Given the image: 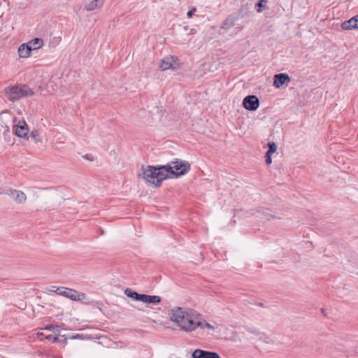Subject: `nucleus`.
I'll list each match as a JSON object with an SVG mask.
<instances>
[{
  "label": "nucleus",
  "instance_id": "obj_1",
  "mask_svg": "<svg viewBox=\"0 0 358 358\" xmlns=\"http://www.w3.org/2000/svg\"><path fill=\"white\" fill-rule=\"evenodd\" d=\"M199 313L192 308L174 307L169 312V318L179 330L186 333L195 331V324L199 318Z\"/></svg>",
  "mask_w": 358,
  "mask_h": 358
},
{
  "label": "nucleus",
  "instance_id": "obj_2",
  "mask_svg": "<svg viewBox=\"0 0 358 358\" xmlns=\"http://www.w3.org/2000/svg\"><path fill=\"white\" fill-rule=\"evenodd\" d=\"M141 176L146 182L155 186H159L164 180L169 178V171L164 166L159 168L148 166L145 168H142Z\"/></svg>",
  "mask_w": 358,
  "mask_h": 358
},
{
  "label": "nucleus",
  "instance_id": "obj_3",
  "mask_svg": "<svg viewBox=\"0 0 358 358\" xmlns=\"http://www.w3.org/2000/svg\"><path fill=\"white\" fill-rule=\"evenodd\" d=\"M8 99L13 102L34 95L33 90L27 85H18L6 90Z\"/></svg>",
  "mask_w": 358,
  "mask_h": 358
},
{
  "label": "nucleus",
  "instance_id": "obj_4",
  "mask_svg": "<svg viewBox=\"0 0 358 358\" xmlns=\"http://www.w3.org/2000/svg\"><path fill=\"white\" fill-rule=\"evenodd\" d=\"M169 171V177H178L185 175L190 169V164L187 162L178 160L164 166Z\"/></svg>",
  "mask_w": 358,
  "mask_h": 358
},
{
  "label": "nucleus",
  "instance_id": "obj_5",
  "mask_svg": "<svg viewBox=\"0 0 358 358\" xmlns=\"http://www.w3.org/2000/svg\"><path fill=\"white\" fill-rule=\"evenodd\" d=\"M218 325L213 322V324L208 322L206 320H204L202 315L199 313V318L196 320L195 324V330L197 328H200L204 331H206V334L213 335V331L217 328Z\"/></svg>",
  "mask_w": 358,
  "mask_h": 358
},
{
  "label": "nucleus",
  "instance_id": "obj_6",
  "mask_svg": "<svg viewBox=\"0 0 358 358\" xmlns=\"http://www.w3.org/2000/svg\"><path fill=\"white\" fill-rule=\"evenodd\" d=\"M180 67V64L176 57L172 56H167L163 58L159 64V69L162 71H166L168 69H178Z\"/></svg>",
  "mask_w": 358,
  "mask_h": 358
},
{
  "label": "nucleus",
  "instance_id": "obj_7",
  "mask_svg": "<svg viewBox=\"0 0 358 358\" xmlns=\"http://www.w3.org/2000/svg\"><path fill=\"white\" fill-rule=\"evenodd\" d=\"M61 290L62 291V292H60L61 296H64L73 301H81L87 299V296L83 292H79L72 289L65 287L64 289Z\"/></svg>",
  "mask_w": 358,
  "mask_h": 358
},
{
  "label": "nucleus",
  "instance_id": "obj_8",
  "mask_svg": "<svg viewBox=\"0 0 358 358\" xmlns=\"http://www.w3.org/2000/svg\"><path fill=\"white\" fill-rule=\"evenodd\" d=\"M243 106L248 110H256L259 106V101L255 95H249L244 98Z\"/></svg>",
  "mask_w": 358,
  "mask_h": 358
},
{
  "label": "nucleus",
  "instance_id": "obj_9",
  "mask_svg": "<svg viewBox=\"0 0 358 358\" xmlns=\"http://www.w3.org/2000/svg\"><path fill=\"white\" fill-rule=\"evenodd\" d=\"M16 136L21 138L27 136L29 132L28 126L24 120H19L16 124L13 125Z\"/></svg>",
  "mask_w": 358,
  "mask_h": 358
},
{
  "label": "nucleus",
  "instance_id": "obj_10",
  "mask_svg": "<svg viewBox=\"0 0 358 358\" xmlns=\"http://www.w3.org/2000/svg\"><path fill=\"white\" fill-rule=\"evenodd\" d=\"M7 194L17 203H24L27 200L26 194L20 190L9 189Z\"/></svg>",
  "mask_w": 358,
  "mask_h": 358
},
{
  "label": "nucleus",
  "instance_id": "obj_11",
  "mask_svg": "<svg viewBox=\"0 0 358 358\" xmlns=\"http://www.w3.org/2000/svg\"><path fill=\"white\" fill-rule=\"evenodd\" d=\"M1 125L9 131V124L15 122V118L8 111H2L0 113Z\"/></svg>",
  "mask_w": 358,
  "mask_h": 358
},
{
  "label": "nucleus",
  "instance_id": "obj_12",
  "mask_svg": "<svg viewBox=\"0 0 358 358\" xmlns=\"http://www.w3.org/2000/svg\"><path fill=\"white\" fill-rule=\"evenodd\" d=\"M273 86L276 88L281 87L283 85L290 82L289 76L286 73H279L274 76Z\"/></svg>",
  "mask_w": 358,
  "mask_h": 358
},
{
  "label": "nucleus",
  "instance_id": "obj_13",
  "mask_svg": "<svg viewBox=\"0 0 358 358\" xmlns=\"http://www.w3.org/2000/svg\"><path fill=\"white\" fill-rule=\"evenodd\" d=\"M192 358H220V355L213 352L205 351L199 349L192 352Z\"/></svg>",
  "mask_w": 358,
  "mask_h": 358
},
{
  "label": "nucleus",
  "instance_id": "obj_14",
  "mask_svg": "<svg viewBox=\"0 0 358 358\" xmlns=\"http://www.w3.org/2000/svg\"><path fill=\"white\" fill-rule=\"evenodd\" d=\"M104 0H87L85 3V8L88 10H94L96 8H101L103 4Z\"/></svg>",
  "mask_w": 358,
  "mask_h": 358
},
{
  "label": "nucleus",
  "instance_id": "obj_15",
  "mask_svg": "<svg viewBox=\"0 0 358 358\" xmlns=\"http://www.w3.org/2000/svg\"><path fill=\"white\" fill-rule=\"evenodd\" d=\"M140 301L145 303L159 304L161 302V298L157 295L142 294Z\"/></svg>",
  "mask_w": 358,
  "mask_h": 358
},
{
  "label": "nucleus",
  "instance_id": "obj_16",
  "mask_svg": "<svg viewBox=\"0 0 358 358\" xmlns=\"http://www.w3.org/2000/svg\"><path fill=\"white\" fill-rule=\"evenodd\" d=\"M31 50L28 43H22L17 50L18 55L20 58H28L30 56Z\"/></svg>",
  "mask_w": 358,
  "mask_h": 358
},
{
  "label": "nucleus",
  "instance_id": "obj_17",
  "mask_svg": "<svg viewBox=\"0 0 358 358\" xmlns=\"http://www.w3.org/2000/svg\"><path fill=\"white\" fill-rule=\"evenodd\" d=\"M341 28L343 30H353V29H357L358 26L357 24L355 22V18L354 17H351L350 20L344 21L341 23Z\"/></svg>",
  "mask_w": 358,
  "mask_h": 358
},
{
  "label": "nucleus",
  "instance_id": "obj_18",
  "mask_svg": "<svg viewBox=\"0 0 358 358\" xmlns=\"http://www.w3.org/2000/svg\"><path fill=\"white\" fill-rule=\"evenodd\" d=\"M27 43L31 50H35L43 47L44 45V41L42 38H35L29 41Z\"/></svg>",
  "mask_w": 358,
  "mask_h": 358
},
{
  "label": "nucleus",
  "instance_id": "obj_19",
  "mask_svg": "<svg viewBox=\"0 0 358 358\" xmlns=\"http://www.w3.org/2000/svg\"><path fill=\"white\" fill-rule=\"evenodd\" d=\"M124 293L128 297L132 298L133 299H134L136 301H140L141 297L142 295L141 294H138V293L134 292L129 289H127L124 291Z\"/></svg>",
  "mask_w": 358,
  "mask_h": 358
},
{
  "label": "nucleus",
  "instance_id": "obj_20",
  "mask_svg": "<svg viewBox=\"0 0 358 358\" xmlns=\"http://www.w3.org/2000/svg\"><path fill=\"white\" fill-rule=\"evenodd\" d=\"M258 213H259V215H262L267 220H270L271 218L273 217L267 210L262 209L259 210Z\"/></svg>",
  "mask_w": 358,
  "mask_h": 358
},
{
  "label": "nucleus",
  "instance_id": "obj_21",
  "mask_svg": "<svg viewBox=\"0 0 358 358\" xmlns=\"http://www.w3.org/2000/svg\"><path fill=\"white\" fill-rule=\"evenodd\" d=\"M31 137L35 142H41V138L39 136V132L37 130H34L31 132Z\"/></svg>",
  "mask_w": 358,
  "mask_h": 358
},
{
  "label": "nucleus",
  "instance_id": "obj_22",
  "mask_svg": "<svg viewBox=\"0 0 358 358\" xmlns=\"http://www.w3.org/2000/svg\"><path fill=\"white\" fill-rule=\"evenodd\" d=\"M268 154H273V153L275 152V151L277 150V146L275 143H269L268 144Z\"/></svg>",
  "mask_w": 358,
  "mask_h": 358
},
{
  "label": "nucleus",
  "instance_id": "obj_23",
  "mask_svg": "<svg viewBox=\"0 0 358 358\" xmlns=\"http://www.w3.org/2000/svg\"><path fill=\"white\" fill-rule=\"evenodd\" d=\"M65 287H55V286H52L51 287V288L50 289V292H55L57 293V294L60 295V292H62V291L61 289H64Z\"/></svg>",
  "mask_w": 358,
  "mask_h": 358
},
{
  "label": "nucleus",
  "instance_id": "obj_24",
  "mask_svg": "<svg viewBox=\"0 0 358 358\" xmlns=\"http://www.w3.org/2000/svg\"><path fill=\"white\" fill-rule=\"evenodd\" d=\"M58 328H59L58 326L50 325V326L45 327L44 328V329L48 330V331H52L53 332H57V331H59Z\"/></svg>",
  "mask_w": 358,
  "mask_h": 358
},
{
  "label": "nucleus",
  "instance_id": "obj_25",
  "mask_svg": "<svg viewBox=\"0 0 358 358\" xmlns=\"http://www.w3.org/2000/svg\"><path fill=\"white\" fill-rule=\"evenodd\" d=\"M265 2H266V0H260L257 3V6L258 7V8L257 9V10L258 13H261L262 11V7L264 6L263 3H265Z\"/></svg>",
  "mask_w": 358,
  "mask_h": 358
},
{
  "label": "nucleus",
  "instance_id": "obj_26",
  "mask_svg": "<svg viewBox=\"0 0 358 358\" xmlns=\"http://www.w3.org/2000/svg\"><path fill=\"white\" fill-rule=\"evenodd\" d=\"M70 339H80V340H83L85 338V336L83 334H75V335H73V336H71L69 337Z\"/></svg>",
  "mask_w": 358,
  "mask_h": 358
},
{
  "label": "nucleus",
  "instance_id": "obj_27",
  "mask_svg": "<svg viewBox=\"0 0 358 358\" xmlns=\"http://www.w3.org/2000/svg\"><path fill=\"white\" fill-rule=\"evenodd\" d=\"M271 155L272 154H268V151L266 153V162L267 164H271L272 163Z\"/></svg>",
  "mask_w": 358,
  "mask_h": 358
},
{
  "label": "nucleus",
  "instance_id": "obj_28",
  "mask_svg": "<svg viewBox=\"0 0 358 358\" xmlns=\"http://www.w3.org/2000/svg\"><path fill=\"white\" fill-rule=\"evenodd\" d=\"M46 338L48 340H52L53 343H57L59 342V338L57 336H53L52 335H49L46 336Z\"/></svg>",
  "mask_w": 358,
  "mask_h": 358
},
{
  "label": "nucleus",
  "instance_id": "obj_29",
  "mask_svg": "<svg viewBox=\"0 0 358 358\" xmlns=\"http://www.w3.org/2000/svg\"><path fill=\"white\" fill-rule=\"evenodd\" d=\"M195 12H196V8H192V9H191V10H190L187 13V17H188V18H191Z\"/></svg>",
  "mask_w": 358,
  "mask_h": 358
},
{
  "label": "nucleus",
  "instance_id": "obj_30",
  "mask_svg": "<svg viewBox=\"0 0 358 358\" xmlns=\"http://www.w3.org/2000/svg\"><path fill=\"white\" fill-rule=\"evenodd\" d=\"M83 157L90 161L93 160V157L91 155H86Z\"/></svg>",
  "mask_w": 358,
  "mask_h": 358
},
{
  "label": "nucleus",
  "instance_id": "obj_31",
  "mask_svg": "<svg viewBox=\"0 0 358 358\" xmlns=\"http://www.w3.org/2000/svg\"><path fill=\"white\" fill-rule=\"evenodd\" d=\"M25 307H26V305L24 303H20V305L19 306V308L21 309H24Z\"/></svg>",
  "mask_w": 358,
  "mask_h": 358
},
{
  "label": "nucleus",
  "instance_id": "obj_32",
  "mask_svg": "<svg viewBox=\"0 0 358 358\" xmlns=\"http://www.w3.org/2000/svg\"><path fill=\"white\" fill-rule=\"evenodd\" d=\"M354 18H355V22H356V23L357 24V26H358V15L354 16Z\"/></svg>",
  "mask_w": 358,
  "mask_h": 358
},
{
  "label": "nucleus",
  "instance_id": "obj_33",
  "mask_svg": "<svg viewBox=\"0 0 358 358\" xmlns=\"http://www.w3.org/2000/svg\"><path fill=\"white\" fill-rule=\"evenodd\" d=\"M194 33H195V30H194V29H192L190 30V34H194Z\"/></svg>",
  "mask_w": 358,
  "mask_h": 358
},
{
  "label": "nucleus",
  "instance_id": "obj_34",
  "mask_svg": "<svg viewBox=\"0 0 358 358\" xmlns=\"http://www.w3.org/2000/svg\"><path fill=\"white\" fill-rule=\"evenodd\" d=\"M185 30H187V29H188V27H185Z\"/></svg>",
  "mask_w": 358,
  "mask_h": 358
},
{
  "label": "nucleus",
  "instance_id": "obj_35",
  "mask_svg": "<svg viewBox=\"0 0 358 358\" xmlns=\"http://www.w3.org/2000/svg\"><path fill=\"white\" fill-rule=\"evenodd\" d=\"M54 358H57V357H54Z\"/></svg>",
  "mask_w": 358,
  "mask_h": 358
}]
</instances>
